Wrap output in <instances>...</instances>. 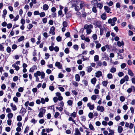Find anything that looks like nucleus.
<instances>
[{
  "instance_id": "c9c22d12",
  "label": "nucleus",
  "mask_w": 135,
  "mask_h": 135,
  "mask_svg": "<svg viewBox=\"0 0 135 135\" xmlns=\"http://www.w3.org/2000/svg\"><path fill=\"white\" fill-rule=\"evenodd\" d=\"M92 37L94 40H96L97 39V35L95 34H94L92 36Z\"/></svg>"
},
{
  "instance_id": "603ef678",
  "label": "nucleus",
  "mask_w": 135,
  "mask_h": 135,
  "mask_svg": "<svg viewBox=\"0 0 135 135\" xmlns=\"http://www.w3.org/2000/svg\"><path fill=\"white\" fill-rule=\"evenodd\" d=\"M12 25L11 23H9L7 24V28L8 29H10L12 27Z\"/></svg>"
},
{
  "instance_id": "7c9ffc66",
  "label": "nucleus",
  "mask_w": 135,
  "mask_h": 135,
  "mask_svg": "<svg viewBox=\"0 0 135 135\" xmlns=\"http://www.w3.org/2000/svg\"><path fill=\"white\" fill-rule=\"evenodd\" d=\"M120 100L121 101L123 102L125 100V98L123 96H121L120 97Z\"/></svg>"
},
{
  "instance_id": "6e6552de",
  "label": "nucleus",
  "mask_w": 135,
  "mask_h": 135,
  "mask_svg": "<svg viewBox=\"0 0 135 135\" xmlns=\"http://www.w3.org/2000/svg\"><path fill=\"white\" fill-rule=\"evenodd\" d=\"M132 89L134 90V91H135V87L133 86H131V88H129L127 90V92L129 93L132 92Z\"/></svg>"
},
{
  "instance_id": "2f4dec72",
  "label": "nucleus",
  "mask_w": 135,
  "mask_h": 135,
  "mask_svg": "<svg viewBox=\"0 0 135 135\" xmlns=\"http://www.w3.org/2000/svg\"><path fill=\"white\" fill-rule=\"evenodd\" d=\"M89 127L90 129L91 130H94V127L91 123H90L89 125Z\"/></svg>"
},
{
  "instance_id": "69168bd1",
  "label": "nucleus",
  "mask_w": 135,
  "mask_h": 135,
  "mask_svg": "<svg viewBox=\"0 0 135 135\" xmlns=\"http://www.w3.org/2000/svg\"><path fill=\"white\" fill-rule=\"evenodd\" d=\"M123 108L124 110H126L128 109V106L126 104H125L123 106Z\"/></svg>"
},
{
  "instance_id": "5fc2aeb1",
  "label": "nucleus",
  "mask_w": 135,
  "mask_h": 135,
  "mask_svg": "<svg viewBox=\"0 0 135 135\" xmlns=\"http://www.w3.org/2000/svg\"><path fill=\"white\" fill-rule=\"evenodd\" d=\"M123 79H124L126 81H127L128 80V76L127 75H126L124 77V78Z\"/></svg>"
},
{
  "instance_id": "a18cd8bd",
  "label": "nucleus",
  "mask_w": 135,
  "mask_h": 135,
  "mask_svg": "<svg viewBox=\"0 0 135 135\" xmlns=\"http://www.w3.org/2000/svg\"><path fill=\"white\" fill-rule=\"evenodd\" d=\"M18 76H15L13 78V80L14 81H17L18 79Z\"/></svg>"
},
{
  "instance_id": "6ab92c4d",
  "label": "nucleus",
  "mask_w": 135,
  "mask_h": 135,
  "mask_svg": "<svg viewBox=\"0 0 135 135\" xmlns=\"http://www.w3.org/2000/svg\"><path fill=\"white\" fill-rule=\"evenodd\" d=\"M128 74L131 76H133L134 75L133 73L130 69H129L128 70Z\"/></svg>"
},
{
  "instance_id": "dca6fc26",
  "label": "nucleus",
  "mask_w": 135,
  "mask_h": 135,
  "mask_svg": "<svg viewBox=\"0 0 135 135\" xmlns=\"http://www.w3.org/2000/svg\"><path fill=\"white\" fill-rule=\"evenodd\" d=\"M49 7L47 4H45L43 6V9L44 10H47L49 8Z\"/></svg>"
},
{
  "instance_id": "4d7b16f0",
  "label": "nucleus",
  "mask_w": 135,
  "mask_h": 135,
  "mask_svg": "<svg viewBox=\"0 0 135 135\" xmlns=\"http://www.w3.org/2000/svg\"><path fill=\"white\" fill-rule=\"evenodd\" d=\"M41 78L42 79H44L45 78V74L44 72L42 71L41 73Z\"/></svg>"
},
{
  "instance_id": "0eeeda50",
  "label": "nucleus",
  "mask_w": 135,
  "mask_h": 135,
  "mask_svg": "<svg viewBox=\"0 0 135 135\" xmlns=\"http://www.w3.org/2000/svg\"><path fill=\"white\" fill-rule=\"evenodd\" d=\"M75 133L74 134V135H81V133L78 128H75Z\"/></svg>"
},
{
  "instance_id": "49530a36",
  "label": "nucleus",
  "mask_w": 135,
  "mask_h": 135,
  "mask_svg": "<svg viewBox=\"0 0 135 135\" xmlns=\"http://www.w3.org/2000/svg\"><path fill=\"white\" fill-rule=\"evenodd\" d=\"M97 97L95 95H93L91 97V99L93 100H95L97 99Z\"/></svg>"
},
{
  "instance_id": "79ce46f5",
  "label": "nucleus",
  "mask_w": 135,
  "mask_h": 135,
  "mask_svg": "<svg viewBox=\"0 0 135 135\" xmlns=\"http://www.w3.org/2000/svg\"><path fill=\"white\" fill-rule=\"evenodd\" d=\"M92 69V68L90 66L88 68L87 71L88 72L90 73Z\"/></svg>"
},
{
  "instance_id": "4be33fe9",
  "label": "nucleus",
  "mask_w": 135,
  "mask_h": 135,
  "mask_svg": "<svg viewBox=\"0 0 135 135\" xmlns=\"http://www.w3.org/2000/svg\"><path fill=\"white\" fill-rule=\"evenodd\" d=\"M100 35L102 36L103 35V31L104 30V29L103 28L100 27Z\"/></svg>"
},
{
  "instance_id": "c85d7f7f",
  "label": "nucleus",
  "mask_w": 135,
  "mask_h": 135,
  "mask_svg": "<svg viewBox=\"0 0 135 135\" xmlns=\"http://www.w3.org/2000/svg\"><path fill=\"white\" fill-rule=\"evenodd\" d=\"M93 113L90 112L88 114V117L90 118H92L93 117Z\"/></svg>"
},
{
  "instance_id": "2eb2a0df",
  "label": "nucleus",
  "mask_w": 135,
  "mask_h": 135,
  "mask_svg": "<svg viewBox=\"0 0 135 135\" xmlns=\"http://www.w3.org/2000/svg\"><path fill=\"white\" fill-rule=\"evenodd\" d=\"M76 80L77 81H79L80 80V77L78 74H76L75 76Z\"/></svg>"
},
{
  "instance_id": "1a4fd4ad",
  "label": "nucleus",
  "mask_w": 135,
  "mask_h": 135,
  "mask_svg": "<svg viewBox=\"0 0 135 135\" xmlns=\"http://www.w3.org/2000/svg\"><path fill=\"white\" fill-rule=\"evenodd\" d=\"M104 10L107 13H109L111 10L110 8L107 6H104Z\"/></svg>"
},
{
  "instance_id": "423d86ee",
  "label": "nucleus",
  "mask_w": 135,
  "mask_h": 135,
  "mask_svg": "<svg viewBox=\"0 0 135 135\" xmlns=\"http://www.w3.org/2000/svg\"><path fill=\"white\" fill-rule=\"evenodd\" d=\"M87 106L88 107H89V109L91 110H93L94 108V105H91V103H88L87 104Z\"/></svg>"
},
{
  "instance_id": "473e14b6",
  "label": "nucleus",
  "mask_w": 135,
  "mask_h": 135,
  "mask_svg": "<svg viewBox=\"0 0 135 135\" xmlns=\"http://www.w3.org/2000/svg\"><path fill=\"white\" fill-rule=\"evenodd\" d=\"M107 78L109 79H112L113 78V76L112 74L109 73L107 75Z\"/></svg>"
},
{
  "instance_id": "f257e3e1",
  "label": "nucleus",
  "mask_w": 135,
  "mask_h": 135,
  "mask_svg": "<svg viewBox=\"0 0 135 135\" xmlns=\"http://www.w3.org/2000/svg\"><path fill=\"white\" fill-rule=\"evenodd\" d=\"M40 112L38 115V116L39 117L41 118L43 116V114L45 113L46 110L45 109H43L42 108H41L40 109Z\"/></svg>"
},
{
  "instance_id": "bb28decb",
  "label": "nucleus",
  "mask_w": 135,
  "mask_h": 135,
  "mask_svg": "<svg viewBox=\"0 0 135 135\" xmlns=\"http://www.w3.org/2000/svg\"><path fill=\"white\" fill-rule=\"evenodd\" d=\"M17 120L18 121H20L22 120V117L21 115H18L17 118Z\"/></svg>"
},
{
  "instance_id": "9d476101",
  "label": "nucleus",
  "mask_w": 135,
  "mask_h": 135,
  "mask_svg": "<svg viewBox=\"0 0 135 135\" xmlns=\"http://www.w3.org/2000/svg\"><path fill=\"white\" fill-rule=\"evenodd\" d=\"M41 72L40 71H37L36 73L34 74V76L35 77L38 76H40L41 75Z\"/></svg>"
},
{
  "instance_id": "680f3d73",
  "label": "nucleus",
  "mask_w": 135,
  "mask_h": 135,
  "mask_svg": "<svg viewBox=\"0 0 135 135\" xmlns=\"http://www.w3.org/2000/svg\"><path fill=\"white\" fill-rule=\"evenodd\" d=\"M92 11L94 13H96L97 12V10L95 7H93L92 8Z\"/></svg>"
},
{
  "instance_id": "774afa93",
  "label": "nucleus",
  "mask_w": 135,
  "mask_h": 135,
  "mask_svg": "<svg viewBox=\"0 0 135 135\" xmlns=\"http://www.w3.org/2000/svg\"><path fill=\"white\" fill-rule=\"evenodd\" d=\"M125 80L123 78L120 81V83L121 84H123L125 81Z\"/></svg>"
},
{
  "instance_id": "13d9d810",
  "label": "nucleus",
  "mask_w": 135,
  "mask_h": 135,
  "mask_svg": "<svg viewBox=\"0 0 135 135\" xmlns=\"http://www.w3.org/2000/svg\"><path fill=\"white\" fill-rule=\"evenodd\" d=\"M64 76V75L61 73H59L58 75L59 78H63Z\"/></svg>"
},
{
  "instance_id": "6e6d98bb",
  "label": "nucleus",
  "mask_w": 135,
  "mask_h": 135,
  "mask_svg": "<svg viewBox=\"0 0 135 135\" xmlns=\"http://www.w3.org/2000/svg\"><path fill=\"white\" fill-rule=\"evenodd\" d=\"M85 5L84 3H80V9H82L83 7Z\"/></svg>"
},
{
  "instance_id": "412c9836",
  "label": "nucleus",
  "mask_w": 135,
  "mask_h": 135,
  "mask_svg": "<svg viewBox=\"0 0 135 135\" xmlns=\"http://www.w3.org/2000/svg\"><path fill=\"white\" fill-rule=\"evenodd\" d=\"M55 28L54 26H52L50 28V33H51V32L54 31L55 30Z\"/></svg>"
},
{
  "instance_id": "ddd939ff",
  "label": "nucleus",
  "mask_w": 135,
  "mask_h": 135,
  "mask_svg": "<svg viewBox=\"0 0 135 135\" xmlns=\"http://www.w3.org/2000/svg\"><path fill=\"white\" fill-rule=\"evenodd\" d=\"M123 131V128L122 126H119L118 127V131L119 133H122Z\"/></svg>"
},
{
  "instance_id": "bf43d9fd",
  "label": "nucleus",
  "mask_w": 135,
  "mask_h": 135,
  "mask_svg": "<svg viewBox=\"0 0 135 135\" xmlns=\"http://www.w3.org/2000/svg\"><path fill=\"white\" fill-rule=\"evenodd\" d=\"M101 46V45L100 43L97 44L96 45V47L97 49L99 48Z\"/></svg>"
},
{
  "instance_id": "72a5a7b5",
  "label": "nucleus",
  "mask_w": 135,
  "mask_h": 135,
  "mask_svg": "<svg viewBox=\"0 0 135 135\" xmlns=\"http://www.w3.org/2000/svg\"><path fill=\"white\" fill-rule=\"evenodd\" d=\"M4 47L2 45V44H0V51H4Z\"/></svg>"
},
{
  "instance_id": "338daca9",
  "label": "nucleus",
  "mask_w": 135,
  "mask_h": 135,
  "mask_svg": "<svg viewBox=\"0 0 135 135\" xmlns=\"http://www.w3.org/2000/svg\"><path fill=\"white\" fill-rule=\"evenodd\" d=\"M7 124L9 126H10L11 124L12 120L11 119H8L7 121Z\"/></svg>"
},
{
  "instance_id": "cd10ccee",
  "label": "nucleus",
  "mask_w": 135,
  "mask_h": 135,
  "mask_svg": "<svg viewBox=\"0 0 135 135\" xmlns=\"http://www.w3.org/2000/svg\"><path fill=\"white\" fill-rule=\"evenodd\" d=\"M20 111H22V113H24V114H23V115H24L26 112V110L24 108L22 107Z\"/></svg>"
},
{
  "instance_id": "09e8293b",
  "label": "nucleus",
  "mask_w": 135,
  "mask_h": 135,
  "mask_svg": "<svg viewBox=\"0 0 135 135\" xmlns=\"http://www.w3.org/2000/svg\"><path fill=\"white\" fill-rule=\"evenodd\" d=\"M126 66V64L125 63H123L121 65V67L122 69H124Z\"/></svg>"
},
{
  "instance_id": "8fccbe9b",
  "label": "nucleus",
  "mask_w": 135,
  "mask_h": 135,
  "mask_svg": "<svg viewBox=\"0 0 135 135\" xmlns=\"http://www.w3.org/2000/svg\"><path fill=\"white\" fill-rule=\"evenodd\" d=\"M73 48L75 50H78V46L77 45H75L73 46Z\"/></svg>"
},
{
  "instance_id": "052dcab7",
  "label": "nucleus",
  "mask_w": 135,
  "mask_h": 135,
  "mask_svg": "<svg viewBox=\"0 0 135 135\" xmlns=\"http://www.w3.org/2000/svg\"><path fill=\"white\" fill-rule=\"evenodd\" d=\"M60 114L59 113L57 112H55V114L54 115V117L55 118H57L58 116Z\"/></svg>"
},
{
  "instance_id": "4468645a",
  "label": "nucleus",
  "mask_w": 135,
  "mask_h": 135,
  "mask_svg": "<svg viewBox=\"0 0 135 135\" xmlns=\"http://www.w3.org/2000/svg\"><path fill=\"white\" fill-rule=\"evenodd\" d=\"M101 18L103 20H106L107 18L106 14L104 13L101 16Z\"/></svg>"
},
{
  "instance_id": "9b49d317",
  "label": "nucleus",
  "mask_w": 135,
  "mask_h": 135,
  "mask_svg": "<svg viewBox=\"0 0 135 135\" xmlns=\"http://www.w3.org/2000/svg\"><path fill=\"white\" fill-rule=\"evenodd\" d=\"M7 13V11L6 10V9H5L3 11V14L2 15V17L4 18V19H5V17H6V15Z\"/></svg>"
},
{
  "instance_id": "a19ab883",
  "label": "nucleus",
  "mask_w": 135,
  "mask_h": 135,
  "mask_svg": "<svg viewBox=\"0 0 135 135\" xmlns=\"http://www.w3.org/2000/svg\"><path fill=\"white\" fill-rule=\"evenodd\" d=\"M62 25L64 27H66L68 25L67 23L65 21H64L63 22Z\"/></svg>"
},
{
  "instance_id": "20e7f679",
  "label": "nucleus",
  "mask_w": 135,
  "mask_h": 135,
  "mask_svg": "<svg viewBox=\"0 0 135 135\" xmlns=\"http://www.w3.org/2000/svg\"><path fill=\"white\" fill-rule=\"evenodd\" d=\"M55 65L56 66H57L59 69H62V66L60 64V63L59 62H56L55 63Z\"/></svg>"
},
{
  "instance_id": "f03ea898",
  "label": "nucleus",
  "mask_w": 135,
  "mask_h": 135,
  "mask_svg": "<svg viewBox=\"0 0 135 135\" xmlns=\"http://www.w3.org/2000/svg\"><path fill=\"white\" fill-rule=\"evenodd\" d=\"M93 24L99 28L102 26L101 23L99 21L95 22Z\"/></svg>"
},
{
  "instance_id": "5701e85b",
  "label": "nucleus",
  "mask_w": 135,
  "mask_h": 135,
  "mask_svg": "<svg viewBox=\"0 0 135 135\" xmlns=\"http://www.w3.org/2000/svg\"><path fill=\"white\" fill-rule=\"evenodd\" d=\"M116 69L115 68L113 67L110 69V71L111 73H114L116 71Z\"/></svg>"
},
{
  "instance_id": "f704fd0d",
  "label": "nucleus",
  "mask_w": 135,
  "mask_h": 135,
  "mask_svg": "<svg viewBox=\"0 0 135 135\" xmlns=\"http://www.w3.org/2000/svg\"><path fill=\"white\" fill-rule=\"evenodd\" d=\"M13 100L16 103H17L18 102V99L17 97H15L13 98Z\"/></svg>"
},
{
  "instance_id": "f8f14e48",
  "label": "nucleus",
  "mask_w": 135,
  "mask_h": 135,
  "mask_svg": "<svg viewBox=\"0 0 135 135\" xmlns=\"http://www.w3.org/2000/svg\"><path fill=\"white\" fill-rule=\"evenodd\" d=\"M11 107H12V108L14 111H15L16 110L17 108L16 105H14L13 103H11L10 104Z\"/></svg>"
},
{
  "instance_id": "58836bf2",
  "label": "nucleus",
  "mask_w": 135,
  "mask_h": 135,
  "mask_svg": "<svg viewBox=\"0 0 135 135\" xmlns=\"http://www.w3.org/2000/svg\"><path fill=\"white\" fill-rule=\"evenodd\" d=\"M40 17H43L45 16V14L44 12H41L40 13Z\"/></svg>"
},
{
  "instance_id": "37998d69",
  "label": "nucleus",
  "mask_w": 135,
  "mask_h": 135,
  "mask_svg": "<svg viewBox=\"0 0 135 135\" xmlns=\"http://www.w3.org/2000/svg\"><path fill=\"white\" fill-rule=\"evenodd\" d=\"M118 56H120L119 57V59H123V56H122V55L119 53H117Z\"/></svg>"
},
{
  "instance_id": "a878e982",
  "label": "nucleus",
  "mask_w": 135,
  "mask_h": 135,
  "mask_svg": "<svg viewBox=\"0 0 135 135\" xmlns=\"http://www.w3.org/2000/svg\"><path fill=\"white\" fill-rule=\"evenodd\" d=\"M102 84L105 86H106L108 84V81H104L102 83Z\"/></svg>"
},
{
  "instance_id": "39448f33",
  "label": "nucleus",
  "mask_w": 135,
  "mask_h": 135,
  "mask_svg": "<svg viewBox=\"0 0 135 135\" xmlns=\"http://www.w3.org/2000/svg\"><path fill=\"white\" fill-rule=\"evenodd\" d=\"M102 74L101 71H98L95 73V76L97 78H99L102 76Z\"/></svg>"
},
{
  "instance_id": "3c124183",
  "label": "nucleus",
  "mask_w": 135,
  "mask_h": 135,
  "mask_svg": "<svg viewBox=\"0 0 135 135\" xmlns=\"http://www.w3.org/2000/svg\"><path fill=\"white\" fill-rule=\"evenodd\" d=\"M105 47H106V48L107 49H108V50H109L110 49V47L111 48L112 47V46H109V45H108V44L106 45H105Z\"/></svg>"
},
{
  "instance_id": "a211bd4d",
  "label": "nucleus",
  "mask_w": 135,
  "mask_h": 135,
  "mask_svg": "<svg viewBox=\"0 0 135 135\" xmlns=\"http://www.w3.org/2000/svg\"><path fill=\"white\" fill-rule=\"evenodd\" d=\"M97 81V79L95 78H94L91 79V83L94 84H95Z\"/></svg>"
},
{
  "instance_id": "e433bc0d",
  "label": "nucleus",
  "mask_w": 135,
  "mask_h": 135,
  "mask_svg": "<svg viewBox=\"0 0 135 135\" xmlns=\"http://www.w3.org/2000/svg\"><path fill=\"white\" fill-rule=\"evenodd\" d=\"M6 51L8 53L10 52L11 51V48L9 46L7 47L6 49Z\"/></svg>"
},
{
  "instance_id": "7ed1b4c3",
  "label": "nucleus",
  "mask_w": 135,
  "mask_h": 135,
  "mask_svg": "<svg viewBox=\"0 0 135 135\" xmlns=\"http://www.w3.org/2000/svg\"><path fill=\"white\" fill-rule=\"evenodd\" d=\"M97 109L98 111H100L101 112H103L104 110V107L102 106H100L99 105L97 107Z\"/></svg>"
},
{
  "instance_id": "393cba45",
  "label": "nucleus",
  "mask_w": 135,
  "mask_h": 135,
  "mask_svg": "<svg viewBox=\"0 0 135 135\" xmlns=\"http://www.w3.org/2000/svg\"><path fill=\"white\" fill-rule=\"evenodd\" d=\"M99 59V56L98 55H95L94 57V60L97 61H98Z\"/></svg>"
},
{
  "instance_id": "f3484780",
  "label": "nucleus",
  "mask_w": 135,
  "mask_h": 135,
  "mask_svg": "<svg viewBox=\"0 0 135 135\" xmlns=\"http://www.w3.org/2000/svg\"><path fill=\"white\" fill-rule=\"evenodd\" d=\"M97 6L100 9H101L103 7V4L100 3H98L97 4Z\"/></svg>"
},
{
  "instance_id": "0e129e2a",
  "label": "nucleus",
  "mask_w": 135,
  "mask_h": 135,
  "mask_svg": "<svg viewBox=\"0 0 135 135\" xmlns=\"http://www.w3.org/2000/svg\"><path fill=\"white\" fill-rule=\"evenodd\" d=\"M94 4V6H95L96 4H97L98 3V2L97 0H93L92 1Z\"/></svg>"
},
{
  "instance_id": "aec40b11",
  "label": "nucleus",
  "mask_w": 135,
  "mask_h": 135,
  "mask_svg": "<svg viewBox=\"0 0 135 135\" xmlns=\"http://www.w3.org/2000/svg\"><path fill=\"white\" fill-rule=\"evenodd\" d=\"M24 36H22L19 38L18 40V42L21 41L24 39Z\"/></svg>"
},
{
  "instance_id": "ea45409f",
  "label": "nucleus",
  "mask_w": 135,
  "mask_h": 135,
  "mask_svg": "<svg viewBox=\"0 0 135 135\" xmlns=\"http://www.w3.org/2000/svg\"><path fill=\"white\" fill-rule=\"evenodd\" d=\"M56 39L58 42H60L61 40V37L60 36H59L57 37Z\"/></svg>"
},
{
  "instance_id": "4c0bfd02",
  "label": "nucleus",
  "mask_w": 135,
  "mask_h": 135,
  "mask_svg": "<svg viewBox=\"0 0 135 135\" xmlns=\"http://www.w3.org/2000/svg\"><path fill=\"white\" fill-rule=\"evenodd\" d=\"M119 77H121L123 76L124 75V74L122 72H119L118 74Z\"/></svg>"
},
{
  "instance_id": "de8ad7c7",
  "label": "nucleus",
  "mask_w": 135,
  "mask_h": 135,
  "mask_svg": "<svg viewBox=\"0 0 135 135\" xmlns=\"http://www.w3.org/2000/svg\"><path fill=\"white\" fill-rule=\"evenodd\" d=\"M75 9L76 11H79L80 9V8L78 6L75 5Z\"/></svg>"
},
{
  "instance_id": "864d4df0",
  "label": "nucleus",
  "mask_w": 135,
  "mask_h": 135,
  "mask_svg": "<svg viewBox=\"0 0 135 135\" xmlns=\"http://www.w3.org/2000/svg\"><path fill=\"white\" fill-rule=\"evenodd\" d=\"M76 113L75 112H74L73 113H71V116H72L74 118H75L76 117Z\"/></svg>"
},
{
  "instance_id": "e2e57ef3",
  "label": "nucleus",
  "mask_w": 135,
  "mask_h": 135,
  "mask_svg": "<svg viewBox=\"0 0 135 135\" xmlns=\"http://www.w3.org/2000/svg\"><path fill=\"white\" fill-rule=\"evenodd\" d=\"M65 36L66 37H69L70 36V33L69 32H67L65 34Z\"/></svg>"
},
{
  "instance_id": "c03bdc74",
  "label": "nucleus",
  "mask_w": 135,
  "mask_h": 135,
  "mask_svg": "<svg viewBox=\"0 0 135 135\" xmlns=\"http://www.w3.org/2000/svg\"><path fill=\"white\" fill-rule=\"evenodd\" d=\"M64 52L66 54H68L69 52V50L68 48H66L64 50Z\"/></svg>"
},
{
  "instance_id": "b1692460",
  "label": "nucleus",
  "mask_w": 135,
  "mask_h": 135,
  "mask_svg": "<svg viewBox=\"0 0 135 135\" xmlns=\"http://www.w3.org/2000/svg\"><path fill=\"white\" fill-rule=\"evenodd\" d=\"M13 116V114L12 113H10L8 114L7 117L9 119L11 118Z\"/></svg>"
},
{
  "instance_id": "c756f323",
  "label": "nucleus",
  "mask_w": 135,
  "mask_h": 135,
  "mask_svg": "<svg viewBox=\"0 0 135 135\" xmlns=\"http://www.w3.org/2000/svg\"><path fill=\"white\" fill-rule=\"evenodd\" d=\"M73 101L71 100H69L67 102V103L69 105H71L73 104Z\"/></svg>"
}]
</instances>
